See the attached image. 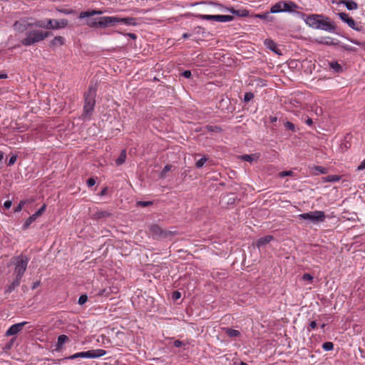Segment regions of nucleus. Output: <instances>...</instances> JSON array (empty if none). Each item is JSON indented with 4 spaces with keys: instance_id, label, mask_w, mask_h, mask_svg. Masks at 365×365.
<instances>
[{
    "instance_id": "603ef678",
    "label": "nucleus",
    "mask_w": 365,
    "mask_h": 365,
    "mask_svg": "<svg viewBox=\"0 0 365 365\" xmlns=\"http://www.w3.org/2000/svg\"><path fill=\"white\" fill-rule=\"evenodd\" d=\"M53 35V33L51 31H41V37H42V41L44 40L46 38L48 37V36H51Z\"/></svg>"
},
{
    "instance_id": "f704fd0d",
    "label": "nucleus",
    "mask_w": 365,
    "mask_h": 365,
    "mask_svg": "<svg viewBox=\"0 0 365 365\" xmlns=\"http://www.w3.org/2000/svg\"><path fill=\"white\" fill-rule=\"evenodd\" d=\"M206 128L208 131L214 132V133H220L222 131V129L218 125H208L206 126Z\"/></svg>"
},
{
    "instance_id": "412c9836",
    "label": "nucleus",
    "mask_w": 365,
    "mask_h": 365,
    "mask_svg": "<svg viewBox=\"0 0 365 365\" xmlns=\"http://www.w3.org/2000/svg\"><path fill=\"white\" fill-rule=\"evenodd\" d=\"M65 43V38L63 36H58L54 37V38L50 43V47L54 48L56 47H58L63 46Z\"/></svg>"
},
{
    "instance_id": "338daca9",
    "label": "nucleus",
    "mask_w": 365,
    "mask_h": 365,
    "mask_svg": "<svg viewBox=\"0 0 365 365\" xmlns=\"http://www.w3.org/2000/svg\"><path fill=\"white\" fill-rule=\"evenodd\" d=\"M309 325L311 329H315L317 326V324L316 321H312Z\"/></svg>"
},
{
    "instance_id": "ddd939ff",
    "label": "nucleus",
    "mask_w": 365,
    "mask_h": 365,
    "mask_svg": "<svg viewBox=\"0 0 365 365\" xmlns=\"http://www.w3.org/2000/svg\"><path fill=\"white\" fill-rule=\"evenodd\" d=\"M51 23H53V21H48V19H46V20L36 19V20H34L33 22L28 23L27 25L29 26H31V28L32 27H38V28H41V29H50Z\"/></svg>"
},
{
    "instance_id": "4be33fe9",
    "label": "nucleus",
    "mask_w": 365,
    "mask_h": 365,
    "mask_svg": "<svg viewBox=\"0 0 365 365\" xmlns=\"http://www.w3.org/2000/svg\"><path fill=\"white\" fill-rule=\"evenodd\" d=\"M339 4H344L349 11L356 10L358 9V4L354 0H341Z\"/></svg>"
},
{
    "instance_id": "0e129e2a",
    "label": "nucleus",
    "mask_w": 365,
    "mask_h": 365,
    "mask_svg": "<svg viewBox=\"0 0 365 365\" xmlns=\"http://www.w3.org/2000/svg\"><path fill=\"white\" fill-rule=\"evenodd\" d=\"M195 31L197 34L203 33L204 29L202 26H197L195 28Z\"/></svg>"
},
{
    "instance_id": "69168bd1",
    "label": "nucleus",
    "mask_w": 365,
    "mask_h": 365,
    "mask_svg": "<svg viewBox=\"0 0 365 365\" xmlns=\"http://www.w3.org/2000/svg\"><path fill=\"white\" fill-rule=\"evenodd\" d=\"M305 123L308 125H312L313 124V120L311 118L307 116V119L305 120Z\"/></svg>"
},
{
    "instance_id": "a211bd4d",
    "label": "nucleus",
    "mask_w": 365,
    "mask_h": 365,
    "mask_svg": "<svg viewBox=\"0 0 365 365\" xmlns=\"http://www.w3.org/2000/svg\"><path fill=\"white\" fill-rule=\"evenodd\" d=\"M29 23L26 19H21L20 21H17L14 23V27L16 30H17L19 32H24L26 31L28 28H31V26H29L27 24Z\"/></svg>"
},
{
    "instance_id": "de8ad7c7",
    "label": "nucleus",
    "mask_w": 365,
    "mask_h": 365,
    "mask_svg": "<svg viewBox=\"0 0 365 365\" xmlns=\"http://www.w3.org/2000/svg\"><path fill=\"white\" fill-rule=\"evenodd\" d=\"M153 204V201H138L137 205L140 207H148Z\"/></svg>"
},
{
    "instance_id": "79ce46f5",
    "label": "nucleus",
    "mask_w": 365,
    "mask_h": 365,
    "mask_svg": "<svg viewBox=\"0 0 365 365\" xmlns=\"http://www.w3.org/2000/svg\"><path fill=\"white\" fill-rule=\"evenodd\" d=\"M255 96H254V93H252V92H247L245 93V96H244V102L245 103H248L250 102L251 100H252L254 98Z\"/></svg>"
},
{
    "instance_id": "8fccbe9b",
    "label": "nucleus",
    "mask_w": 365,
    "mask_h": 365,
    "mask_svg": "<svg viewBox=\"0 0 365 365\" xmlns=\"http://www.w3.org/2000/svg\"><path fill=\"white\" fill-rule=\"evenodd\" d=\"M302 279L304 281H310L312 282L314 279L313 276L310 274L309 273H305L302 275Z\"/></svg>"
},
{
    "instance_id": "aec40b11",
    "label": "nucleus",
    "mask_w": 365,
    "mask_h": 365,
    "mask_svg": "<svg viewBox=\"0 0 365 365\" xmlns=\"http://www.w3.org/2000/svg\"><path fill=\"white\" fill-rule=\"evenodd\" d=\"M274 240V237L272 235H266L264 237H260L257 240L256 242V245L257 247H261L269 243L271 241Z\"/></svg>"
},
{
    "instance_id": "9d476101",
    "label": "nucleus",
    "mask_w": 365,
    "mask_h": 365,
    "mask_svg": "<svg viewBox=\"0 0 365 365\" xmlns=\"http://www.w3.org/2000/svg\"><path fill=\"white\" fill-rule=\"evenodd\" d=\"M103 14V11L102 10H97V9H91L86 11H81L79 14L78 18L79 19H86V24L88 19H96L97 17H93L96 15H101Z\"/></svg>"
},
{
    "instance_id": "dca6fc26",
    "label": "nucleus",
    "mask_w": 365,
    "mask_h": 365,
    "mask_svg": "<svg viewBox=\"0 0 365 365\" xmlns=\"http://www.w3.org/2000/svg\"><path fill=\"white\" fill-rule=\"evenodd\" d=\"M86 352L87 354H89V356H87V358L89 359H96L103 356L106 354V351L102 349H92L87 351Z\"/></svg>"
},
{
    "instance_id": "f03ea898",
    "label": "nucleus",
    "mask_w": 365,
    "mask_h": 365,
    "mask_svg": "<svg viewBox=\"0 0 365 365\" xmlns=\"http://www.w3.org/2000/svg\"><path fill=\"white\" fill-rule=\"evenodd\" d=\"M97 84L91 83L88 89L83 94V108L81 114V118L83 120H91L94 111L96 103Z\"/></svg>"
},
{
    "instance_id": "09e8293b",
    "label": "nucleus",
    "mask_w": 365,
    "mask_h": 365,
    "mask_svg": "<svg viewBox=\"0 0 365 365\" xmlns=\"http://www.w3.org/2000/svg\"><path fill=\"white\" fill-rule=\"evenodd\" d=\"M284 127L287 130H292V132H295V126H294V125L292 122L287 121L284 123Z\"/></svg>"
},
{
    "instance_id": "5fc2aeb1",
    "label": "nucleus",
    "mask_w": 365,
    "mask_h": 365,
    "mask_svg": "<svg viewBox=\"0 0 365 365\" xmlns=\"http://www.w3.org/2000/svg\"><path fill=\"white\" fill-rule=\"evenodd\" d=\"M181 297V293L179 291H175L173 293L172 298L174 300H178Z\"/></svg>"
},
{
    "instance_id": "1a4fd4ad",
    "label": "nucleus",
    "mask_w": 365,
    "mask_h": 365,
    "mask_svg": "<svg viewBox=\"0 0 365 365\" xmlns=\"http://www.w3.org/2000/svg\"><path fill=\"white\" fill-rule=\"evenodd\" d=\"M337 15L340 18V19L344 23L347 24V25L354 30L357 31H361L363 29L362 26H357L355 21L349 16V15L344 12L338 13Z\"/></svg>"
},
{
    "instance_id": "37998d69",
    "label": "nucleus",
    "mask_w": 365,
    "mask_h": 365,
    "mask_svg": "<svg viewBox=\"0 0 365 365\" xmlns=\"http://www.w3.org/2000/svg\"><path fill=\"white\" fill-rule=\"evenodd\" d=\"M46 205L43 204L34 214H33L36 218L40 217L46 210Z\"/></svg>"
},
{
    "instance_id": "3c124183",
    "label": "nucleus",
    "mask_w": 365,
    "mask_h": 365,
    "mask_svg": "<svg viewBox=\"0 0 365 365\" xmlns=\"http://www.w3.org/2000/svg\"><path fill=\"white\" fill-rule=\"evenodd\" d=\"M341 48L348 51L355 52L356 51V48L355 47L350 46L349 45H342Z\"/></svg>"
},
{
    "instance_id": "9b49d317",
    "label": "nucleus",
    "mask_w": 365,
    "mask_h": 365,
    "mask_svg": "<svg viewBox=\"0 0 365 365\" xmlns=\"http://www.w3.org/2000/svg\"><path fill=\"white\" fill-rule=\"evenodd\" d=\"M322 18H324V15L322 14H310L307 16L304 21L310 27L317 29L318 22L319 20H322Z\"/></svg>"
},
{
    "instance_id": "bb28decb",
    "label": "nucleus",
    "mask_w": 365,
    "mask_h": 365,
    "mask_svg": "<svg viewBox=\"0 0 365 365\" xmlns=\"http://www.w3.org/2000/svg\"><path fill=\"white\" fill-rule=\"evenodd\" d=\"M87 356H89V354H87L86 351H82V352L76 353L73 355L65 357L62 360H68V359L73 360V359H76L78 358H87Z\"/></svg>"
},
{
    "instance_id": "4468645a",
    "label": "nucleus",
    "mask_w": 365,
    "mask_h": 365,
    "mask_svg": "<svg viewBox=\"0 0 365 365\" xmlns=\"http://www.w3.org/2000/svg\"><path fill=\"white\" fill-rule=\"evenodd\" d=\"M113 216V213L107 210H97L93 212L91 215V218L93 220H100L101 219H106Z\"/></svg>"
},
{
    "instance_id": "a878e982",
    "label": "nucleus",
    "mask_w": 365,
    "mask_h": 365,
    "mask_svg": "<svg viewBox=\"0 0 365 365\" xmlns=\"http://www.w3.org/2000/svg\"><path fill=\"white\" fill-rule=\"evenodd\" d=\"M229 12H230L232 14H235L237 16L240 17H245L249 15V11L246 9H240L236 10L233 7H230V9H229Z\"/></svg>"
},
{
    "instance_id": "774afa93",
    "label": "nucleus",
    "mask_w": 365,
    "mask_h": 365,
    "mask_svg": "<svg viewBox=\"0 0 365 365\" xmlns=\"http://www.w3.org/2000/svg\"><path fill=\"white\" fill-rule=\"evenodd\" d=\"M126 36H129L130 38L135 40L137 38V36L136 34H133V33H128L125 34Z\"/></svg>"
},
{
    "instance_id": "0eeeda50",
    "label": "nucleus",
    "mask_w": 365,
    "mask_h": 365,
    "mask_svg": "<svg viewBox=\"0 0 365 365\" xmlns=\"http://www.w3.org/2000/svg\"><path fill=\"white\" fill-rule=\"evenodd\" d=\"M301 219L309 220L312 222H321L325 220V213L323 211H313L299 215Z\"/></svg>"
},
{
    "instance_id": "680f3d73",
    "label": "nucleus",
    "mask_w": 365,
    "mask_h": 365,
    "mask_svg": "<svg viewBox=\"0 0 365 365\" xmlns=\"http://www.w3.org/2000/svg\"><path fill=\"white\" fill-rule=\"evenodd\" d=\"M60 11L64 14H73L75 12L73 9H63V10H61Z\"/></svg>"
},
{
    "instance_id": "58836bf2",
    "label": "nucleus",
    "mask_w": 365,
    "mask_h": 365,
    "mask_svg": "<svg viewBox=\"0 0 365 365\" xmlns=\"http://www.w3.org/2000/svg\"><path fill=\"white\" fill-rule=\"evenodd\" d=\"M171 168H172V165H166L163 168V170L161 171L160 177L161 178H165L166 177V173L168 172H169L171 170Z\"/></svg>"
},
{
    "instance_id": "b1692460",
    "label": "nucleus",
    "mask_w": 365,
    "mask_h": 365,
    "mask_svg": "<svg viewBox=\"0 0 365 365\" xmlns=\"http://www.w3.org/2000/svg\"><path fill=\"white\" fill-rule=\"evenodd\" d=\"M69 338L65 334L58 336L57 343L56 344V350H60L62 348L63 344L67 342Z\"/></svg>"
},
{
    "instance_id": "7ed1b4c3",
    "label": "nucleus",
    "mask_w": 365,
    "mask_h": 365,
    "mask_svg": "<svg viewBox=\"0 0 365 365\" xmlns=\"http://www.w3.org/2000/svg\"><path fill=\"white\" fill-rule=\"evenodd\" d=\"M150 231L154 239L161 240L170 239L175 233V232L173 231L163 230L159 225L155 224L152 225L150 227Z\"/></svg>"
},
{
    "instance_id": "052dcab7",
    "label": "nucleus",
    "mask_w": 365,
    "mask_h": 365,
    "mask_svg": "<svg viewBox=\"0 0 365 365\" xmlns=\"http://www.w3.org/2000/svg\"><path fill=\"white\" fill-rule=\"evenodd\" d=\"M12 205V202L11 200H6L4 203V207L6 209H9Z\"/></svg>"
},
{
    "instance_id": "393cba45",
    "label": "nucleus",
    "mask_w": 365,
    "mask_h": 365,
    "mask_svg": "<svg viewBox=\"0 0 365 365\" xmlns=\"http://www.w3.org/2000/svg\"><path fill=\"white\" fill-rule=\"evenodd\" d=\"M21 280V278L15 277V279L13 280V282L8 286L6 292H12L17 287L19 286Z\"/></svg>"
},
{
    "instance_id": "cd10ccee",
    "label": "nucleus",
    "mask_w": 365,
    "mask_h": 365,
    "mask_svg": "<svg viewBox=\"0 0 365 365\" xmlns=\"http://www.w3.org/2000/svg\"><path fill=\"white\" fill-rule=\"evenodd\" d=\"M282 11L283 10L282 1L274 4L270 9V12L272 14L280 13L282 12Z\"/></svg>"
},
{
    "instance_id": "ea45409f",
    "label": "nucleus",
    "mask_w": 365,
    "mask_h": 365,
    "mask_svg": "<svg viewBox=\"0 0 365 365\" xmlns=\"http://www.w3.org/2000/svg\"><path fill=\"white\" fill-rule=\"evenodd\" d=\"M15 340H16V337H13L12 339H11L10 341L8 343H6V345L4 346V348H3L4 351L6 352L9 349H11Z\"/></svg>"
},
{
    "instance_id": "6e6552de",
    "label": "nucleus",
    "mask_w": 365,
    "mask_h": 365,
    "mask_svg": "<svg viewBox=\"0 0 365 365\" xmlns=\"http://www.w3.org/2000/svg\"><path fill=\"white\" fill-rule=\"evenodd\" d=\"M317 29L324 30L331 33H335L336 26L334 24V23L330 21L329 17L324 16V18H322V20L319 21Z\"/></svg>"
},
{
    "instance_id": "473e14b6",
    "label": "nucleus",
    "mask_w": 365,
    "mask_h": 365,
    "mask_svg": "<svg viewBox=\"0 0 365 365\" xmlns=\"http://www.w3.org/2000/svg\"><path fill=\"white\" fill-rule=\"evenodd\" d=\"M312 169L315 171L314 174H326L328 173V169L322 166L314 165Z\"/></svg>"
},
{
    "instance_id": "6ab92c4d",
    "label": "nucleus",
    "mask_w": 365,
    "mask_h": 365,
    "mask_svg": "<svg viewBox=\"0 0 365 365\" xmlns=\"http://www.w3.org/2000/svg\"><path fill=\"white\" fill-rule=\"evenodd\" d=\"M264 44L267 48L272 51L275 53L280 54V50L277 48V44L273 40L267 38L264 40Z\"/></svg>"
},
{
    "instance_id": "39448f33",
    "label": "nucleus",
    "mask_w": 365,
    "mask_h": 365,
    "mask_svg": "<svg viewBox=\"0 0 365 365\" xmlns=\"http://www.w3.org/2000/svg\"><path fill=\"white\" fill-rule=\"evenodd\" d=\"M28 262V258L24 255H20L16 258L14 272V275L15 277L22 278L26 270Z\"/></svg>"
},
{
    "instance_id": "864d4df0",
    "label": "nucleus",
    "mask_w": 365,
    "mask_h": 365,
    "mask_svg": "<svg viewBox=\"0 0 365 365\" xmlns=\"http://www.w3.org/2000/svg\"><path fill=\"white\" fill-rule=\"evenodd\" d=\"M16 160H17V156L16 155H12L10 158V159H9V160L8 162V164H7L8 166L13 165L16 163Z\"/></svg>"
},
{
    "instance_id": "5701e85b",
    "label": "nucleus",
    "mask_w": 365,
    "mask_h": 365,
    "mask_svg": "<svg viewBox=\"0 0 365 365\" xmlns=\"http://www.w3.org/2000/svg\"><path fill=\"white\" fill-rule=\"evenodd\" d=\"M272 13L270 11H267L262 14H257L255 15V18L260 19L262 20L265 21L266 22H272L274 21V17L271 16Z\"/></svg>"
},
{
    "instance_id": "423d86ee",
    "label": "nucleus",
    "mask_w": 365,
    "mask_h": 365,
    "mask_svg": "<svg viewBox=\"0 0 365 365\" xmlns=\"http://www.w3.org/2000/svg\"><path fill=\"white\" fill-rule=\"evenodd\" d=\"M195 16L201 20L215 21L218 22H229L234 19V16L231 15L195 14Z\"/></svg>"
},
{
    "instance_id": "bf43d9fd",
    "label": "nucleus",
    "mask_w": 365,
    "mask_h": 365,
    "mask_svg": "<svg viewBox=\"0 0 365 365\" xmlns=\"http://www.w3.org/2000/svg\"><path fill=\"white\" fill-rule=\"evenodd\" d=\"M173 344H174V346H175V347H178H178L182 346L184 344H183V342H182V341L178 340H178L174 341V343H173Z\"/></svg>"
},
{
    "instance_id": "4c0bfd02",
    "label": "nucleus",
    "mask_w": 365,
    "mask_h": 365,
    "mask_svg": "<svg viewBox=\"0 0 365 365\" xmlns=\"http://www.w3.org/2000/svg\"><path fill=\"white\" fill-rule=\"evenodd\" d=\"M242 160L247 162H252L256 159V155L254 154L252 155H243L241 156Z\"/></svg>"
},
{
    "instance_id": "f257e3e1",
    "label": "nucleus",
    "mask_w": 365,
    "mask_h": 365,
    "mask_svg": "<svg viewBox=\"0 0 365 365\" xmlns=\"http://www.w3.org/2000/svg\"><path fill=\"white\" fill-rule=\"evenodd\" d=\"M138 19L133 17L120 18L118 16H100L96 19H88L86 26L91 29H106L115 26L117 24H125L126 25L138 26Z\"/></svg>"
},
{
    "instance_id": "72a5a7b5",
    "label": "nucleus",
    "mask_w": 365,
    "mask_h": 365,
    "mask_svg": "<svg viewBox=\"0 0 365 365\" xmlns=\"http://www.w3.org/2000/svg\"><path fill=\"white\" fill-rule=\"evenodd\" d=\"M329 65L330 68H331L336 73H340L343 71L342 66L337 62H331Z\"/></svg>"
},
{
    "instance_id": "a19ab883",
    "label": "nucleus",
    "mask_w": 365,
    "mask_h": 365,
    "mask_svg": "<svg viewBox=\"0 0 365 365\" xmlns=\"http://www.w3.org/2000/svg\"><path fill=\"white\" fill-rule=\"evenodd\" d=\"M322 349L325 351H331L334 349V344L331 341L324 342L322 344Z\"/></svg>"
},
{
    "instance_id": "7c9ffc66",
    "label": "nucleus",
    "mask_w": 365,
    "mask_h": 365,
    "mask_svg": "<svg viewBox=\"0 0 365 365\" xmlns=\"http://www.w3.org/2000/svg\"><path fill=\"white\" fill-rule=\"evenodd\" d=\"M341 178V177L340 175H328V176H326V177H323L322 178V181L324 182H338V181L340 180Z\"/></svg>"
},
{
    "instance_id": "2eb2a0df",
    "label": "nucleus",
    "mask_w": 365,
    "mask_h": 365,
    "mask_svg": "<svg viewBox=\"0 0 365 365\" xmlns=\"http://www.w3.org/2000/svg\"><path fill=\"white\" fill-rule=\"evenodd\" d=\"M48 21H53V23L51 24L50 29H59L61 28H65L68 24V20L65 19L60 21L50 19Z\"/></svg>"
},
{
    "instance_id": "c756f323",
    "label": "nucleus",
    "mask_w": 365,
    "mask_h": 365,
    "mask_svg": "<svg viewBox=\"0 0 365 365\" xmlns=\"http://www.w3.org/2000/svg\"><path fill=\"white\" fill-rule=\"evenodd\" d=\"M225 332L230 337H237L240 335V332L238 330L230 328H225Z\"/></svg>"
},
{
    "instance_id": "2f4dec72",
    "label": "nucleus",
    "mask_w": 365,
    "mask_h": 365,
    "mask_svg": "<svg viewBox=\"0 0 365 365\" xmlns=\"http://www.w3.org/2000/svg\"><path fill=\"white\" fill-rule=\"evenodd\" d=\"M36 219L37 218L34 215H31L23 225L22 229L24 230H27Z\"/></svg>"
},
{
    "instance_id": "13d9d810",
    "label": "nucleus",
    "mask_w": 365,
    "mask_h": 365,
    "mask_svg": "<svg viewBox=\"0 0 365 365\" xmlns=\"http://www.w3.org/2000/svg\"><path fill=\"white\" fill-rule=\"evenodd\" d=\"M350 41L358 46H365V42H361L356 39H350Z\"/></svg>"
},
{
    "instance_id": "f3484780",
    "label": "nucleus",
    "mask_w": 365,
    "mask_h": 365,
    "mask_svg": "<svg viewBox=\"0 0 365 365\" xmlns=\"http://www.w3.org/2000/svg\"><path fill=\"white\" fill-rule=\"evenodd\" d=\"M282 10H283L282 12L291 13V12L294 11V10L298 8V6L297 5V4H295L294 2L292 1H282Z\"/></svg>"
},
{
    "instance_id": "c9c22d12",
    "label": "nucleus",
    "mask_w": 365,
    "mask_h": 365,
    "mask_svg": "<svg viewBox=\"0 0 365 365\" xmlns=\"http://www.w3.org/2000/svg\"><path fill=\"white\" fill-rule=\"evenodd\" d=\"M207 160H208V158L204 155L202 158H201L200 160H198L196 162V163H195L196 168H201L202 167H203V165L207 161Z\"/></svg>"
},
{
    "instance_id": "f8f14e48",
    "label": "nucleus",
    "mask_w": 365,
    "mask_h": 365,
    "mask_svg": "<svg viewBox=\"0 0 365 365\" xmlns=\"http://www.w3.org/2000/svg\"><path fill=\"white\" fill-rule=\"evenodd\" d=\"M27 322H23L11 325L8 330L6 331L5 335L6 336H14L20 332L24 327L27 324Z\"/></svg>"
},
{
    "instance_id": "c85d7f7f",
    "label": "nucleus",
    "mask_w": 365,
    "mask_h": 365,
    "mask_svg": "<svg viewBox=\"0 0 365 365\" xmlns=\"http://www.w3.org/2000/svg\"><path fill=\"white\" fill-rule=\"evenodd\" d=\"M126 159V151L125 150H123L118 156V158L115 160V164L119 166L123 164Z\"/></svg>"
},
{
    "instance_id": "e433bc0d",
    "label": "nucleus",
    "mask_w": 365,
    "mask_h": 365,
    "mask_svg": "<svg viewBox=\"0 0 365 365\" xmlns=\"http://www.w3.org/2000/svg\"><path fill=\"white\" fill-rule=\"evenodd\" d=\"M210 4L217 6L219 8V11L221 12L229 11V9H230V7L225 6V5L221 4L213 3V2H210Z\"/></svg>"
},
{
    "instance_id": "49530a36",
    "label": "nucleus",
    "mask_w": 365,
    "mask_h": 365,
    "mask_svg": "<svg viewBox=\"0 0 365 365\" xmlns=\"http://www.w3.org/2000/svg\"><path fill=\"white\" fill-rule=\"evenodd\" d=\"M294 175V173L292 170H284L282 171L279 173V176L280 178H284L286 176H292Z\"/></svg>"
},
{
    "instance_id": "20e7f679",
    "label": "nucleus",
    "mask_w": 365,
    "mask_h": 365,
    "mask_svg": "<svg viewBox=\"0 0 365 365\" xmlns=\"http://www.w3.org/2000/svg\"><path fill=\"white\" fill-rule=\"evenodd\" d=\"M41 41V30L33 29L26 32V37L21 42L24 46H29Z\"/></svg>"
},
{
    "instance_id": "4d7b16f0",
    "label": "nucleus",
    "mask_w": 365,
    "mask_h": 365,
    "mask_svg": "<svg viewBox=\"0 0 365 365\" xmlns=\"http://www.w3.org/2000/svg\"><path fill=\"white\" fill-rule=\"evenodd\" d=\"M96 184V180L93 178H90L87 180V185L88 187H92Z\"/></svg>"
},
{
    "instance_id": "6e6d98bb",
    "label": "nucleus",
    "mask_w": 365,
    "mask_h": 365,
    "mask_svg": "<svg viewBox=\"0 0 365 365\" xmlns=\"http://www.w3.org/2000/svg\"><path fill=\"white\" fill-rule=\"evenodd\" d=\"M181 76L186 78H190L192 76V73L190 71L186 70L181 73Z\"/></svg>"
},
{
    "instance_id": "c03bdc74",
    "label": "nucleus",
    "mask_w": 365,
    "mask_h": 365,
    "mask_svg": "<svg viewBox=\"0 0 365 365\" xmlns=\"http://www.w3.org/2000/svg\"><path fill=\"white\" fill-rule=\"evenodd\" d=\"M88 300V296L86 294H81L78 300V304L80 305L84 304Z\"/></svg>"
},
{
    "instance_id": "a18cd8bd",
    "label": "nucleus",
    "mask_w": 365,
    "mask_h": 365,
    "mask_svg": "<svg viewBox=\"0 0 365 365\" xmlns=\"http://www.w3.org/2000/svg\"><path fill=\"white\" fill-rule=\"evenodd\" d=\"M27 202L26 200H21L20 201L19 204L17 205V207L14 209V212H19L21 211L23 209L24 205Z\"/></svg>"
},
{
    "instance_id": "e2e57ef3",
    "label": "nucleus",
    "mask_w": 365,
    "mask_h": 365,
    "mask_svg": "<svg viewBox=\"0 0 365 365\" xmlns=\"http://www.w3.org/2000/svg\"><path fill=\"white\" fill-rule=\"evenodd\" d=\"M365 169V159L361 163V164L358 166L357 170H361Z\"/></svg>"
}]
</instances>
